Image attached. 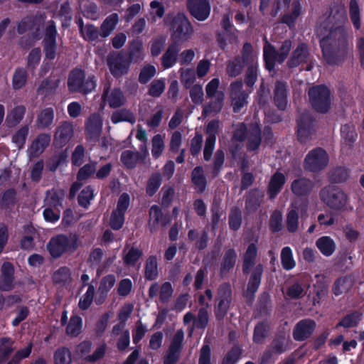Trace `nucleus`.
Instances as JSON below:
<instances>
[{
    "instance_id": "1",
    "label": "nucleus",
    "mask_w": 364,
    "mask_h": 364,
    "mask_svg": "<svg viewBox=\"0 0 364 364\" xmlns=\"http://www.w3.org/2000/svg\"><path fill=\"white\" fill-rule=\"evenodd\" d=\"M324 60L331 65H339L346 58L349 43L344 26H332L323 22L316 30Z\"/></svg>"
},
{
    "instance_id": "2",
    "label": "nucleus",
    "mask_w": 364,
    "mask_h": 364,
    "mask_svg": "<svg viewBox=\"0 0 364 364\" xmlns=\"http://www.w3.org/2000/svg\"><path fill=\"white\" fill-rule=\"evenodd\" d=\"M164 23L170 27L171 38L178 43L188 41L194 32L193 26L185 14L179 12L176 15L167 14Z\"/></svg>"
},
{
    "instance_id": "3",
    "label": "nucleus",
    "mask_w": 364,
    "mask_h": 364,
    "mask_svg": "<svg viewBox=\"0 0 364 364\" xmlns=\"http://www.w3.org/2000/svg\"><path fill=\"white\" fill-rule=\"evenodd\" d=\"M292 48V41L286 39L282 43L279 50L266 41L263 48V60L264 68L269 72L274 71L276 63L282 65L288 58Z\"/></svg>"
},
{
    "instance_id": "4",
    "label": "nucleus",
    "mask_w": 364,
    "mask_h": 364,
    "mask_svg": "<svg viewBox=\"0 0 364 364\" xmlns=\"http://www.w3.org/2000/svg\"><path fill=\"white\" fill-rule=\"evenodd\" d=\"M321 200L330 209L336 211H344L347 209L349 198L347 193L340 187L327 185L319 192Z\"/></svg>"
},
{
    "instance_id": "5",
    "label": "nucleus",
    "mask_w": 364,
    "mask_h": 364,
    "mask_svg": "<svg viewBox=\"0 0 364 364\" xmlns=\"http://www.w3.org/2000/svg\"><path fill=\"white\" fill-rule=\"evenodd\" d=\"M309 102L314 110L325 114L331 107V92L325 85H318L308 91Z\"/></svg>"
},
{
    "instance_id": "6",
    "label": "nucleus",
    "mask_w": 364,
    "mask_h": 364,
    "mask_svg": "<svg viewBox=\"0 0 364 364\" xmlns=\"http://www.w3.org/2000/svg\"><path fill=\"white\" fill-rule=\"evenodd\" d=\"M329 157L326 150L316 147L311 150L304 160V168L311 173H318L328 164Z\"/></svg>"
},
{
    "instance_id": "7",
    "label": "nucleus",
    "mask_w": 364,
    "mask_h": 364,
    "mask_svg": "<svg viewBox=\"0 0 364 364\" xmlns=\"http://www.w3.org/2000/svg\"><path fill=\"white\" fill-rule=\"evenodd\" d=\"M232 300V291L230 283L220 284L218 290L214 314L217 321H221L226 316Z\"/></svg>"
},
{
    "instance_id": "8",
    "label": "nucleus",
    "mask_w": 364,
    "mask_h": 364,
    "mask_svg": "<svg viewBox=\"0 0 364 364\" xmlns=\"http://www.w3.org/2000/svg\"><path fill=\"white\" fill-rule=\"evenodd\" d=\"M107 64L112 75L118 79L128 74L132 63L124 52L118 51L108 55Z\"/></svg>"
},
{
    "instance_id": "9",
    "label": "nucleus",
    "mask_w": 364,
    "mask_h": 364,
    "mask_svg": "<svg viewBox=\"0 0 364 364\" xmlns=\"http://www.w3.org/2000/svg\"><path fill=\"white\" fill-rule=\"evenodd\" d=\"M184 333L178 330L174 334L167 353L164 358V364H176L180 359L183 350Z\"/></svg>"
},
{
    "instance_id": "10",
    "label": "nucleus",
    "mask_w": 364,
    "mask_h": 364,
    "mask_svg": "<svg viewBox=\"0 0 364 364\" xmlns=\"http://www.w3.org/2000/svg\"><path fill=\"white\" fill-rule=\"evenodd\" d=\"M242 86L241 80L231 82L230 86L232 109L235 113L240 112L247 105L248 94L242 90Z\"/></svg>"
},
{
    "instance_id": "11",
    "label": "nucleus",
    "mask_w": 364,
    "mask_h": 364,
    "mask_svg": "<svg viewBox=\"0 0 364 364\" xmlns=\"http://www.w3.org/2000/svg\"><path fill=\"white\" fill-rule=\"evenodd\" d=\"M186 8L189 14L199 21L206 20L211 11L208 0H187Z\"/></svg>"
},
{
    "instance_id": "12",
    "label": "nucleus",
    "mask_w": 364,
    "mask_h": 364,
    "mask_svg": "<svg viewBox=\"0 0 364 364\" xmlns=\"http://www.w3.org/2000/svg\"><path fill=\"white\" fill-rule=\"evenodd\" d=\"M149 215L148 226L151 233L156 232L160 226L166 227L171 221L170 215L164 214L161 208L157 205H153L150 208Z\"/></svg>"
},
{
    "instance_id": "13",
    "label": "nucleus",
    "mask_w": 364,
    "mask_h": 364,
    "mask_svg": "<svg viewBox=\"0 0 364 364\" xmlns=\"http://www.w3.org/2000/svg\"><path fill=\"white\" fill-rule=\"evenodd\" d=\"M314 119L309 113H302L297 120V139L301 143H306L310 138L314 131Z\"/></svg>"
},
{
    "instance_id": "14",
    "label": "nucleus",
    "mask_w": 364,
    "mask_h": 364,
    "mask_svg": "<svg viewBox=\"0 0 364 364\" xmlns=\"http://www.w3.org/2000/svg\"><path fill=\"white\" fill-rule=\"evenodd\" d=\"M316 328V323L311 318H304L298 321L292 332L296 341H304L309 339Z\"/></svg>"
},
{
    "instance_id": "15",
    "label": "nucleus",
    "mask_w": 364,
    "mask_h": 364,
    "mask_svg": "<svg viewBox=\"0 0 364 364\" xmlns=\"http://www.w3.org/2000/svg\"><path fill=\"white\" fill-rule=\"evenodd\" d=\"M310 51L309 46L305 43H300L293 50L287 62L289 68H295L304 63H308L310 60Z\"/></svg>"
},
{
    "instance_id": "16",
    "label": "nucleus",
    "mask_w": 364,
    "mask_h": 364,
    "mask_svg": "<svg viewBox=\"0 0 364 364\" xmlns=\"http://www.w3.org/2000/svg\"><path fill=\"white\" fill-rule=\"evenodd\" d=\"M56 29L55 26L53 21L48 22L44 38V51L46 57L48 59L53 60L55 58L56 55Z\"/></svg>"
},
{
    "instance_id": "17",
    "label": "nucleus",
    "mask_w": 364,
    "mask_h": 364,
    "mask_svg": "<svg viewBox=\"0 0 364 364\" xmlns=\"http://www.w3.org/2000/svg\"><path fill=\"white\" fill-rule=\"evenodd\" d=\"M264 272L263 265L259 263L257 264L252 271L248 279L246 291L244 294L246 298L254 299L262 282Z\"/></svg>"
},
{
    "instance_id": "18",
    "label": "nucleus",
    "mask_w": 364,
    "mask_h": 364,
    "mask_svg": "<svg viewBox=\"0 0 364 364\" xmlns=\"http://www.w3.org/2000/svg\"><path fill=\"white\" fill-rule=\"evenodd\" d=\"M48 248L53 257H58L66 251L74 250L75 247L66 236L60 235L50 240Z\"/></svg>"
},
{
    "instance_id": "19",
    "label": "nucleus",
    "mask_w": 364,
    "mask_h": 364,
    "mask_svg": "<svg viewBox=\"0 0 364 364\" xmlns=\"http://www.w3.org/2000/svg\"><path fill=\"white\" fill-rule=\"evenodd\" d=\"M246 139L247 151H257L262 144V129L259 124L255 123L250 125Z\"/></svg>"
},
{
    "instance_id": "20",
    "label": "nucleus",
    "mask_w": 364,
    "mask_h": 364,
    "mask_svg": "<svg viewBox=\"0 0 364 364\" xmlns=\"http://www.w3.org/2000/svg\"><path fill=\"white\" fill-rule=\"evenodd\" d=\"M286 181V176L279 171L272 175L267 188V194L270 200H274L279 195Z\"/></svg>"
},
{
    "instance_id": "21",
    "label": "nucleus",
    "mask_w": 364,
    "mask_h": 364,
    "mask_svg": "<svg viewBox=\"0 0 364 364\" xmlns=\"http://www.w3.org/2000/svg\"><path fill=\"white\" fill-rule=\"evenodd\" d=\"M126 55L131 63H137L144 60V44L140 37H136L129 41Z\"/></svg>"
},
{
    "instance_id": "22",
    "label": "nucleus",
    "mask_w": 364,
    "mask_h": 364,
    "mask_svg": "<svg viewBox=\"0 0 364 364\" xmlns=\"http://www.w3.org/2000/svg\"><path fill=\"white\" fill-rule=\"evenodd\" d=\"M287 85L284 81H277L274 89L273 101L278 109L284 111L288 105Z\"/></svg>"
},
{
    "instance_id": "23",
    "label": "nucleus",
    "mask_w": 364,
    "mask_h": 364,
    "mask_svg": "<svg viewBox=\"0 0 364 364\" xmlns=\"http://www.w3.org/2000/svg\"><path fill=\"white\" fill-rule=\"evenodd\" d=\"M237 259V252L234 248H229L225 251L220 264L219 274L221 277H226L235 267Z\"/></svg>"
},
{
    "instance_id": "24",
    "label": "nucleus",
    "mask_w": 364,
    "mask_h": 364,
    "mask_svg": "<svg viewBox=\"0 0 364 364\" xmlns=\"http://www.w3.org/2000/svg\"><path fill=\"white\" fill-rule=\"evenodd\" d=\"M180 43L172 41L161 57V65L165 68H172L178 61Z\"/></svg>"
},
{
    "instance_id": "25",
    "label": "nucleus",
    "mask_w": 364,
    "mask_h": 364,
    "mask_svg": "<svg viewBox=\"0 0 364 364\" xmlns=\"http://www.w3.org/2000/svg\"><path fill=\"white\" fill-rule=\"evenodd\" d=\"M291 11L287 12L281 17V23L286 24L290 29L295 27L296 22L301 14V4L299 0H293Z\"/></svg>"
},
{
    "instance_id": "26",
    "label": "nucleus",
    "mask_w": 364,
    "mask_h": 364,
    "mask_svg": "<svg viewBox=\"0 0 364 364\" xmlns=\"http://www.w3.org/2000/svg\"><path fill=\"white\" fill-rule=\"evenodd\" d=\"M271 326L267 319L259 321L255 326L252 341L255 344H262L269 336Z\"/></svg>"
},
{
    "instance_id": "27",
    "label": "nucleus",
    "mask_w": 364,
    "mask_h": 364,
    "mask_svg": "<svg viewBox=\"0 0 364 364\" xmlns=\"http://www.w3.org/2000/svg\"><path fill=\"white\" fill-rule=\"evenodd\" d=\"M0 276V289L9 291L14 287V267L9 262H5L1 267Z\"/></svg>"
},
{
    "instance_id": "28",
    "label": "nucleus",
    "mask_w": 364,
    "mask_h": 364,
    "mask_svg": "<svg viewBox=\"0 0 364 364\" xmlns=\"http://www.w3.org/2000/svg\"><path fill=\"white\" fill-rule=\"evenodd\" d=\"M313 188L312 181L302 177L293 181L291 185L292 193L297 196H308Z\"/></svg>"
},
{
    "instance_id": "29",
    "label": "nucleus",
    "mask_w": 364,
    "mask_h": 364,
    "mask_svg": "<svg viewBox=\"0 0 364 364\" xmlns=\"http://www.w3.org/2000/svg\"><path fill=\"white\" fill-rule=\"evenodd\" d=\"M237 30H228L217 32L216 33V41L218 47L225 50L229 44H234L237 41Z\"/></svg>"
},
{
    "instance_id": "30",
    "label": "nucleus",
    "mask_w": 364,
    "mask_h": 364,
    "mask_svg": "<svg viewBox=\"0 0 364 364\" xmlns=\"http://www.w3.org/2000/svg\"><path fill=\"white\" fill-rule=\"evenodd\" d=\"M289 344V337L284 331H277L271 343L270 348L275 352V354L281 355L287 351Z\"/></svg>"
},
{
    "instance_id": "31",
    "label": "nucleus",
    "mask_w": 364,
    "mask_h": 364,
    "mask_svg": "<svg viewBox=\"0 0 364 364\" xmlns=\"http://www.w3.org/2000/svg\"><path fill=\"white\" fill-rule=\"evenodd\" d=\"M102 98L107 102L111 108L120 107L125 102L124 94L119 88L113 89L109 95L107 90H105Z\"/></svg>"
},
{
    "instance_id": "32",
    "label": "nucleus",
    "mask_w": 364,
    "mask_h": 364,
    "mask_svg": "<svg viewBox=\"0 0 364 364\" xmlns=\"http://www.w3.org/2000/svg\"><path fill=\"white\" fill-rule=\"evenodd\" d=\"M85 82V73L81 70H74L68 78V88L71 92L82 91Z\"/></svg>"
},
{
    "instance_id": "33",
    "label": "nucleus",
    "mask_w": 364,
    "mask_h": 364,
    "mask_svg": "<svg viewBox=\"0 0 364 364\" xmlns=\"http://www.w3.org/2000/svg\"><path fill=\"white\" fill-rule=\"evenodd\" d=\"M316 246L321 253L326 257L331 256L336 248L334 240L329 236L319 237L316 241Z\"/></svg>"
},
{
    "instance_id": "34",
    "label": "nucleus",
    "mask_w": 364,
    "mask_h": 364,
    "mask_svg": "<svg viewBox=\"0 0 364 364\" xmlns=\"http://www.w3.org/2000/svg\"><path fill=\"white\" fill-rule=\"evenodd\" d=\"M143 159L144 157L141 153L131 150H125L122 151L120 156L121 162L127 168L129 169L135 168L137 163Z\"/></svg>"
},
{
    "instance_id": "35",
    "label": "nucleus",
    "mask_w": 364,
    "mask_h": 364,
    "mask_svg": "<svg viewBox=\"0 0 364 364\" xmlns=\"http://www.w3.org/2000/svg\"><path fill=\"white\" fill-rule=\"evenodd\" d=\"M263 195L257 189H252L247 195L245 200V208L250 213H254L258 210L261 205Z\"/></svg>"
},
{
    "instance_id": "36",
    "label": "nucleus",
    "mask_w": 364,
    "mask_h": 364,
    "mask_svg": "<svg viewBox=\"0 0 364 364\" xmlns=\"http://www.w3.org/2000/svg\"><path fill=\"white\" fill-rule=\"evenodd\" d=\"M191 182L197 188L198 193L205 191L207 186V180L204 176L203 168L200 166H196L191 172Z\"/></svg>"
},
{
    "instance_id": "37",
    "label": "nucleus",
    "mask_w": 364,
    "mask_h": 364,
    "mask_svg": "<svg viewBox=\"0 0 364 364\" xmlns=\"http://www.w3.org/2000/svg\"><path fill=\"white\" fill-rule=\"evenodd\" d=\"M362 313L359 311H353L344 316L336 324V328L343 327L350 328L356 327L361 321Z\"/></svg>"
},
{
    "instance_id": "38",
    "label": "nucleus",
    "mask_w": 364,
    "mask_h": 364,
    "mask_svg": "<svg viewBox=\"0 0 364 364\" xmlns=\"http://www.w3.org/2000/svg\"><path fill=\"white\" fill-rule=\"evenodd\" d=\"M143 256V251L137 247H132L125 252L123 250V262L125 266L135 267L137 262L141 259Z\"/></svg>"
},
{
    "instance_id": "39",
    "label": "nucleus",
    "mask_w": 364,
    "mask_h": 364,
    "mask_svg": "<svg viewBox=\"0 0 364 364\" xmlns=\"http://www.w3.org/2000/svg\"><path fill=\"white\" fill-rule=\"evenodd\" d=\"M50 141V136L48 134L38 136L32 143L29 148V153L33 156L41 154L48 146Z\"/></svg>"
},
{
    "instance_id": "40",
    "label": "nucleus",
    "mask_w": 364,
    "mask_h": 364,
    "mask_svg": "<svg viewBox=\"0 0 364 364\" xmlns=\"http://www.w3.org/2000/svg\"><path fill=\"white\" fill-rule=\"evenodd\" d=\"M240 60L245 65H258L257 56L254 54V50L252 44L249 42H245L243 44Z\"/></svg>"
},
{
    "instance_id": "41",
    "label": "nucleus",
    "mask_w": 364,
    "mask_h": 364,
    "mask_svg": "<svg viewBox=\"0 0 364 364\" xmlns=\"http://www.w3.org/2000/svg\"><path fill=\"white\" fill-rule=\"evenodd\" d=\"M119 21V16L117 13H113L104 20L100 26V35L102 38L109 36L115 28Z\"/></svg>"
},
{
    "instance_id": "42",
    "label": "nucleus",
    "mask_w": 364,
    "mask_h": 364,
    "mask_svg": "<svg viewBox=\"0 0 364 364\" xmlns=\"http://www.w3.org/2000/svg\"><path fill=\"white\" fill-rule=\"evenodd\" d=\"M224 94L223 92L217 93L214 100L205 105L203 109L202 114L206 116L211 113H219L223 106Z\"/></svg>"
},
{
    "instance_id": "43",
    "label": "nucleus",
    "mask_w": 364,
    "mask_h": 364,
    "mask_svg": "<svg viewBox=\"0 0 364 364\" xmlns=\"http://www.w3.org/2000/svg\"><path fill=\"white\" fill-rule=\"evenodd\" d=\"M349 178V170L345 166H337L328 173V180L331 183H342Z\"/></svg>"
},
{
    "instance_id": "44",
    "label": "nucleus",
    "mask_w": 364,
    "mask_h": 364,
    "mask_svg": "<svg viewBox=\"0 0 364 364\" xmlns=\"http://www.w3.org/2000/svg\"><path fill=\"white\" fill-rule=\"evenodd\" d=\"M52 279L55 284L61 287L66 286L72 281L70 271L65 267H60L53 272Z\"/></svg>"
},
{
    "instance_id": "45",
    "label": "nucleus",
    "mask_w": 364,
    "mask_h": 364,
    "mask_svg": "<svg viewBox=\"0 0 364 364\" xmlns=\"http://www.w3.org/2000/svg\"><path fill=\"white\" fill-rule=\"evenodd\" d=\"M162 174L159 172L153 173L147 181L146 186V194L149 197H152L159 189L162 184Z\"/></svg>"
},
{
    "instance_id": "46",
    "label": "nucleus",
    "mask_w": 364,
    "mask_h": 364,
    "mask_svg": "<svg viewBox=\"0 0 364 364\" xmlns=\"http://www.w3.org/2000/svg\"><path fill=\"white\" fill-rule=\"evenodd\" d=\"M341 135L346 145L349 146H353L358 137L355 125L353 124L342 125L341 127Z\"/></svg>"
},
{
    "instance_id": "47",
    "label": "nucleus",
    "mask_w": 364,
    "mask_h": 364,
    "mask_svg": "<svg viewBox=\"0 0 364 364\" xmlns=\"http://www.w3.org/2000/svg\"><path fill=\"white\" fill-rule=\"evenodd\" d=\"M158 276L157 259L154 255L149 256L145 264L144 277L146 280L152 281Z\"/></svg>"
},
{
    "instance_id": "48",
    "label": "nucleus",
    "mask_w": 364,
    "mask_h": 364,
    "mask_svg": "<svg viewBox=\"0 0 364 364\" xmlns=\"http://www.w3.org/2000/svg\"><path fill=\"white\" fill-rule=\"evenodd\" d=\"M242 212L237 206H233L229 213L228 225L229 228L233 231H237L242 224Z\"/></svg>"
},
{
    "instance_id": "49",
    "label": "nucleus",
    "mask_w": 364,
    "mask_h": 364,
    "mask_svg": "<svg viewBox=\"0 0 364 364\" xmlns=\"http://www.w3.org/2000/svg\"><path fill=\"white\" fill-rule=\"evenodd\" d=\"M349 16L354 28L360 30L361 28L360 11L357 0H350Z\"/></svg>"
},
{
    "instance_id": "50",
    "label": "nucleus",
    "mask_w": 364,
    "mask_h": 364,
    "mask_svg": "<svg viewBox=\"0 0 364 364\" xmlns=\"http://www.w3.org/2000/svg\"><path fill=\"white\" fill-rule=\"evenodd\" d=\"M111 121L113 124L127 122L134 124L136 121L133 113L129 109H121L114 112L111 115Z\"/></svg>"
},
{
    "instance_id": "51",
    "label": "nucleus",
    "mask_w": 364,
    "mask_h": 364,
    "mask_svg": "<svg viewBox=\"0 0 364 364\" xmlns=\"http://www.w3.org/2000/svg\"><path fill=\"white\" fill-rule=\"evenodd\" d=\"M240 60V56H235L233 60L228 63L226 66V73L229 77H235L242 73L245 65Z\"/></svg>"
},
{
    "instance_id": "52",
    "label": "nucleus",
    "mask_w": 364,
    "mask_h": 364,
    "mask_svg": "<svg viewBox=\"0 0 364 364\" xmlns=\"http://www.w3.org/2000/svg\"><path fill=\"white\" fill-rule=\"evenodd\" d=\"M282 220L283 217L282 211L278 209L274 210L272 213L269 221V228L270 231L273 233L282 231L283 229Z\"/></svg>"
},
{
    "instance_id": "53",
    "label": "nucleus",
    "mask_w": 364,
    "mask_h": 364,
    "mask_svg": "<svg viewBox=\"0 0 364 364\" xmlns=\"http://www.w3.org/2000/svg\"><path fill=\"white\" fill-rule=\"evenodd\" d=\"M281 262L284 269L291 270L296 266V262L294 259L292 250L289 247H284L281 252Z\"/></svg>"
},
{
    "instance_id": "54",
    "label": "nucleus",
    "mask_w": 364,
    "mask_h": 364,
    "mask_svg": "<svg viewBox=\"0 0 364 364\" xmlns=\"http://www.w3.org/2000/svg\"><path fill=\"white\" fill-rule=\"evenodd\" d=\"M64 196V192L62 191H48L45 199V204L46 206H50L55 208H60L61 201Z\"/></svg>"
},
{
    "instance_id": "55",
    "label": "nucleus",
    "mask_w": 364,
    "mask_h": 364,
    "mask_svg": "<svg viewBox=\"0 0 364 364\" xmlns=\"http://www.w3.org/2000/svg\"><path fill=\"white\" fill-rule=\"evenodd\" d=\"M225 154L221 149H218L215 154L211 176L213 178L219 176L224 164Z\"/></svg>"
},
{
    "instance_id": "56",
    "label": "nucleus",
    "mask_w": 364,
    "mask_h": 364,
    "mask_svg": "<svg viewBox=\"0 0 364 364\" xmlns=\"http://www.w3.org/2000/svg\"><path fill=\"white\" fill-rule=\"evenodd\" d=\"M82 327V318L77 316H72L66 328V333L68 335L75 337L78 336Z\"/></svg>"
},
{
    "instance_id": "57",
    "label": "nucleus",
    "mask_w": 364,
    "mask_h": 364,
    "mask_svg": "<svg viewBox=\"0 0 364 364\" xmlns=\"http://www.w3.org/2000/svg\"><path fill=\"white\" fill-rule=\"evenodd\" d=\"M73 135V126L68 122L62 124L55 133V140L63 143L69 140Z\"/></svg>"
},
{
    "instance_id": "58",
    "label": "nucleus",
    "mask_w": 364,
    "mask_h": 364,
    "mask_svg": "<svg viewBox=\"0 0 364 364\" xmlns=\"http://www.w3.org/2000/svg\"><path fill=\"white\" fill-rule=\"evenodd\" d=\"M72 355L70 350L65 347L58 348L54 353L55 364H70Z\"/></svg>"
},
{
    "instance_id": "59",
    "label": "nucleus",
    "mask_w": 364,
    "mask_h": 364,
    "mask_svg": "<svg viewBox=\"0 0 364 364\" xmlns=\"http://www.w3.org/2000/svg\"><path fill=\"white\" fill-rule=\"evenodd\" d=\"M242 355V349L239 345L233 346L225 354L221 364H236Z\"/></svg>"
},
{
    "instance_id": "60",
    "label": "nucleus",
    "mask_w": 364,
    "mask_h": 364,
    "mask_svg": "<svg viewBox=\"0 0 364 364\" xmlns=\"http://www.w3.org/2000/svg\"><path fill=\"white\" fill-rule=\"evenodd\" d=\"M53 118V109L52 108L45 109L38 115L37 124L40 128L47 127L52 124Z\"/></svg>"
},
{
    "instance_id": "61",
    "label": "nucleus",
    "mask_w": 364,
    "mask_h": 364,
    "mask_svg": "<svg viewBox=\"0 0 364 364\" xmlns=\"http://www.w3.org/2000/svg\"><path fill=\"white\" fill-rule=\"evenodd\" d=\"M91 174V166L90 165H85L78 172L77 174V182L75 183L70 188V195L74 196L77 191L81 186V183L79 181L87 179Z\"/></svg>"
},
{
    "instance_id": "62",
    "label": "nucleus",
    "mask_w": 364,
    "mask_h": 364,
    "mask_svg": "<svg viewBox=\"0 0 364 364\" xmlns=\"http://www.w3.org/2000/svg\"><path fill=\"white\" fill-rule=\"evenodd\" d=\"M258 78V65H249L245 75V83L252 88Z\"/></svg>"
},
{
    "instance_id": "63",
    "label": "nucleus",
    "mask_w": 364,
    "mask_h": 364,
    "mask_svg": "<svg viewBox=\"0 0 364 364\" xmlns=\"http://www.w3.org/2000/svg\"><path fill=\"white\" fill-rule=\"evenodd\" d=\"M349 279L346 277H341L336 279L332 286V293L338 296L348 289Z\"/></svg>"
},
{
    "instance_id": "64",
    "label": "nucleus",
    "mask_w": 364,
    "mask_h": 364,
    "mask_svg": "<svg viewBox=\"0 0 364 364\" xmlns=\"http://www.w3.org/2000/svg\"><path fill=\"white\" fill-rule=\"evenodd\" d=\"M125 220V214L121 212H117L115 210H113L110 219H109V225L111 228L114 230H120L124 223Z\"/></svg>"
}]
</instances>
